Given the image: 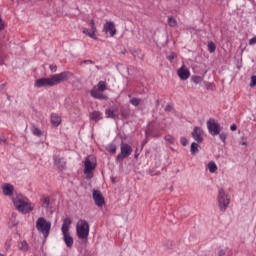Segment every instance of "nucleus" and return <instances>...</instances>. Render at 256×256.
<instances>
[{"mask_svg":"<svg viewBox=\"0 0 256 256\" xmlns=\"http://www.w3.org/2000/svg\"><path fill=\"white\" fill-rule=\"evenodd\" d=\"M90 95L94 99H99L100 101H107V95L99 93L95 87L90 91Z\"/></svg>","mask_w":256,"mask_h":256,"instance_id":"2eb2a0df","label":"nucleus"},{"mask_svg":"<svg viewBox=\"0 0 256 256\" xmlns=\"http://www.w3.org/2000/svg\"><path fill=\"white\" fill-rule=\"evenodd\" d=\"M2 191L6 197H11L13 195V191H15V187L12 184L7 183L2 187Z\"/></svg>","mask_w":256,"mask_h":256,"instance_id":"f3484780","label":"nucleus"},{"mask_svg":"<svg viewBox=\"0 0 256 256\" xmlns=\"http://www.w3.org/2000/svg\"><path fill=\"white\" fill-rule=\"evenodd\" d=\"M92 196L97 207H103L105 205V197H103V194L99 190H93Z\"/></svg>","mask_w":256,"mask_h":256,"instance_id":"1a4fd4ad","label":"nucleus"},{"mask_svg":"<svg viewBox=\"0 0 256 256\" xmlns=\"http://www.w3.org/2000/svg\"><path fill=\"white\" fill-rule=\"evenodd\" d=\"M82 33H84V35H88V37H90L91 39H95L97 40V35L96 34H93L91 31H89V29L87 28H84L82 30Z\"/></svg>","mask_w":256,"mask_h":256,"instance_id":"bb28decb","label":"nucleus"},{"mask_svg":"<svg viewBox=\"0 0 256 256\" xmlns=\"http://www.w3.org/2000/svg\"><path fill=\"white\" fill-rule=\"evenodd\" d=\"M133 153V148L128 143L122 142L120 153L116 156V163H123V159H127Z\"/></svg>","mask_w":256,"mask_h":256,"instance_id":"39448f33","label":"nucleus"},{"mask_svg":"<svg viewBox=\"0 0 256 256\" xmlns=\"http://www.w3.org/2000/svg\"><path fill=\"white\" fill-rule=\"evenodd\" d=\"M165 141H168L171 145L175 144V137H173L171 134H168L164 137Z\"/></svg>","mask_w":256,"mask_h":256,"instance_id":"473e14b6","label":"nucleus"},{"mask_svg":"<svg viewBox=\"0 0 256 256\" xmlns=\"http://www.w3.org/2000/svg\"><path fill=\"white\" fill-rule=\"evenodd\" d=\"M76 235L78 239H87L89 237V222L80 220L76 225Z\"/></svg>","mask_w":256,"mask_h":256,"instance_id":"20e7f679","label":"nucleus"},{"mask_svg":"<svg viewBox=\"0 0 256 256\" xmlns=\"http://www.w3.org/2000/svg\"><path fill=\"white\" fill-rule=\"evenodd\" d=\"M106 151H108V153H112V155H115V153H117V145L114 143L108 144L106 146Z\"/></svg>","mask_w":256,"mask_h":256,"instance_id":"b1692460","label":"nucleus"},{"mask_svg":"<svg viewBox=\"0 0 256 256\" xmlns=\"http://www.w3.org/2000/svg\"><path fill=\"white\" fill-rule=\"evenodd\" d=\"M218 207L222 213H225L226 209H229V204L231 203V199L229 198V195L225 193V189L220 188L218 190Z\"/></svg>","mask_w":256,"mask_h":256,"instance_id":"f03ea898","label":"nucleus"},{"mask_svg":"<svg viewBox=\"0 0 256 256\" xmlns=\"http://www.w3.org/2000/svg\"><path fill=\"white\" fill-rule=\"evenodd\" d=\"M145 137H161V132L155 127V122H150L145 130Z\"/></svg>","mask_w":256,"mask_h":256,"instance_id":"6e6552de","label":"nucleus"},{"mask_svg":"<svg viewBox=\"0 0 256 256\" xmlns=\"http://www.w3.org/2000/svg\"><path fill=\"white\" fill-rule=\"evenodd\" d=\"M90 33H93V35H95L97 33V27L95 26H91V31Z\"/></svg>","mask_w":256,"mask_h":256,"instance_id":"c03bdc74","label":"nucleus"},{"mask_svg":"<svg viewBox=\"0 0 256 256\" xmlns=\"http://www.w3.org/2000/svg\"><path fill=\"white\" fill-rule=\"evenodd\" d=\"M209 53H215V49H217V46L215 45V42L211 41L207 45Z\"/></svg>","mask_w":256,"mask_h":256,"instance_id":"c756f323","label":"nucleus"},{"mask_svg":"<svg viewBox=\"0 0 256 256\" xmlns=\"http://www.w3.org/2000/svg\"><path fill=\"white\" fill-rule=\"evenodd\" d=\"M192 137L197 143H203V136H201V128L195 127L192 131Z\"/></svg>","mask_w":256,"mask_h":256,"instance_id":"dca6fc26","label":"nucleus"},{"mask_svg":"<svg viewBox=\"0 0 256 256\" xmlns=\"http://www.w3.org/2000/svg\"><path fill=\"white\" fill-rule=\"evenodd\" d=\"M191 155H195V153H199V144L198 142H193L190 146Z\"/></svg>","mask_w":256,"mask_h":256,"instance_id":"393cba45","label":"nucleus"},{"mask_svg":"<svg viewBox=\"0 0 256 256\" xmlns=\"http://www.w3.org/2000/svg\"><path fill=\"white\" fill-rule=\"evenodd\" d=\"M166 59H168V61H169L170 63H173V60H174V59H177V53L171 52L170 55H168V56L166 57Z\"/></svg>","mask_w":256,"mask_h":256,"instance_id":"f704fd0d","label":"nucleus"},{"mask_svg":"<svg viewBox=\"0 0 256 256\" xmlns=\"http://www.w3.org/2000/svg\"><path fill=\"white\" fill-rule=\"evenodd\" d=\"M5 247H6V249H9V247H11V244L6 242Z\"/></svg>","mask_w":256,"mask_h":256,"instance_id":"8fccbe9b","label":"nucleus"},{"mask_svg":"<svg viewBox=\"0 0 256 256\" xmlns=\"http://www.w3.org/2000/svg\"><path fill=\"white\" fill-rule=\"evenodd\" d=\"M53 161L57 169H59L60 171H65V168L67 167V162L65 161V158L60 156H53Z\"/></svg>","mask_w":256,"mask_h":256,"instance_id":"9d476101","label":"nucleus"},{"mask_svg":"<svg viewBox=\"0 0 256 256\" xmlns=\"http://www.w3.org/2000/svg\"><path fill=\"white\" fill-rule=\"evenodd\" d=\"M250 87H256V76H251Z\"/></svg>","mask_w":256,"mask_h":256,"instance_id":"4c0bfd02","label":"nucleus"},{"mask_svg":"<svg viewBox=\"0 0 256 256\" xmlns=\"http://www.w3.org/2000/svg\"><path fill=\"white\" fill-rule=\"evenodd\" d=\"M103 31H105V33H110V37H115V35H117V29L115 28V23L113 22H106L103 25Z\"/></svg>","mask_w":256,"mask_h":256,"instance_id":"9b49d317","label":"nucleus"},{"mask_svg":"<svg viewBox=\"0 0 256 256\" xmlns=\"http://www.w3.org/2000/svg\"><path fill=\"white\" fill-rule=\"evenodd\" d=\"M137 157H138V156H137V155H135V159H137Z\"/></svg>","mask_w":256,"mask_h":256,"instance_id":"4d7b16f0","label":"nucleus"},{"mask_svg":"<svg viewBox=\"0 0 256 256\" xmlns=\"http://www.w3.org/2000/svg\"><path fill=\"white\" fill-rule=\"evenodd\" d=\"M32 133L36 137H41V135H43V132L41 131V129H39L37 127H32Z\"/></svg>","mask_w":256,"mask_h":256,"instance_id":"2f4dec72","label":"nucleus"},{"mask_svg":"<svg viewBox=\"0 0 256 256\" xmlns=\"http://www.w3.org/2000/svg\"><path fill=\"white\" fill-rule=\"evenodd\" d=\"M0 256H4L2 253H0Z\"/></svg>","mask_w":256,"mask_h":256,"instance_id":"13d9d810","label":"nucleus"},{"mask_svg":"<svg viewBox=\"0 0 256 256\" xmlns=\"http://www.w3.org/2000/svg\"><path fill=\"white\" fill-rule=\"evenodd\" d=\"M208 169L210 173H215V171H217V164L214 161L209 162Z\"/></svg>","mask_w":256,"mask_h":256,"instance_id":"cd10ccee","label":"nucleus"},{"mask_svg":"<svg viewBox=\"0 0 256 256\" xmlns=\"http://www.w3.org/2000/svg\"><path fill=\"white\" fill-rule=\"evenodd\" d=\"M149 175H151L153 177L154 175H159V173H155V171L150 170L149 171Z\"/></svg>","mask_w":256,"mask_h":256,"instance_id":"49530a36","label":"nucleus"},{"mask_svg":"<svg viewBox=\"0 0 256 256\" xmlns=\"http://www.w3.org/2000/svg\"><path fill=\"white\" fill-rule=\"evenodd\" d=\"M3 143L4 145H8L7 138L0 137V144Z\"/></svg>","mask_w":256,"mask_h":256,"instance_id":"79ce46f5","label":"nucleus"},{"mask_svg":"<svg viewBox=\"0 0 256 256\" xmlns=\"http://www.w3.org/2000/svg\"><path fill=\"white\" fill-rule=\"evenodd\" d=\"M5 29V22H3V18L0 15V31H3Z\"/></svg>","mask_w":256,"mask_h":256,"instance_id":"58836bf2","label":"nucleus"},{"mask_svg":"<svg viewBox=\"0 0 256 256\" xmlns=\"http://www.w3.org/2000/svg\"><path fill=\"white\" fill-rule=\"evenodd\" d=\"M89 119L90 121H95V123H97V121H101V119H103V113L95 110L89 114Z\"/></svg>","mask_w":256,"mask_h":256,"instance_id":"a211bd4d","label":"nucleus"},{"mask_svg":"<svg viewBox=\"0 0 256 256\" xmlns=\"http://www.w3.org/2000/svg\"><path fill=\"white\" fill-rule=\"evenodd\" d=\"M71 223H72L71 218H69V217L64 218L63 224H62V227H61V232L62 233H69Z\"/></svg>","mask_w":256,"mask_h":256,"instance_id":"6ab92c4d","label":"nucleus"},{"mask_svg":"<svg viewBox=\"0 0 256 256\" xmlns=\"http://www.w3.org/2000/svg\"><path fill=\"white\" fill-rule=\"evenodd\" d=\"M96 164L93 163L89 157H87L84 161V173L85 175H89L91 171L95 170Z\"/></svg>","mask_w":256,"mask_h":256,"instance_id":"f8f14e48","label":"nucleus"},{"mask_svg":"<svg viewBox=\"0 0 256 256\" xmlns=\"http://www.w3.org/2000/svg\"><path fill=\"white\" fill-rule=\"evenodd\" d=\"M90 25H91V27H95V20L92 19V20L90 21Z\"/></svg>","mask_w":256,"mask_h":256,"instance_id":"de8ad7c7","label":"nucleus"},{"mask_svg":"<svg viewBox=\"0 0 256 256\" xmlns=\"http://www.w3.org/2000/svg\"><path fill=\"white\" fill-rule=\"evenodd\" d=\"M51 123L53 127H59L61 125V116H58L55 113H52L50 116Z\"/></svg>","mask_w":256,"mask_h":256,"instance_id":"aec40b11","label":"nucleus"},{"mask_svg":"<svg viewBox=\"0 0 256 256\" xmlns=\"http://www.w3.org/2000/svg\"><path fill=\"white\" fill-rule=\"evenodd\" d=\"M62 235H63V241H64L66 247H68V249H72L73 243H75V241L73 240L71 233L63 232Z\"/></svg>","mask_w":256,"mask_h":256,"instance_id":"ddd939ff","label":"nucleus"},{"mask_svg":"<svg viewBox=\"0 0 256 256\" xmlns=\"http://www.w3.org/2000/svg\"><path fill=\"white\" fill-rule=\"evenodd\" d=\"M14 206L20 213H23L24 215H27V213H31L33 211V207L31 206V203L25 202L22 199H16L13 201Z\"/></svg>","mask_w":256,"mask_h":256,"instance_id":"423d86ee","label":"nucleus"},{"mask_svg":"<svg viewBox=\"0 0 256 256\" xmlns=\"http://www.w3.org/2000/svg\"><path fill=\"white\" fill-rule=\"evenodd\" d=\"M36 229L39 233H42L45 239H47V237H49V232L51 231V222L47 221L44 217H39L36 221Z\"/></svg>","mask_w":256,"mask_h":256,"instance_id":"7ed1b4c3","label":"nucleus"},{"mask_svg":"<svg viewBox=\"0 0 256 256\" xmlns=\"http://www.w3.org/2000/svg\"><path fill=\"white\" fill-rule=\"evenodd\" d=\"M49 68H50V71H52V73L57 72V66L56 65H50Z\"/></svg>","mask_w":256,"mask_h":256,"instance_id":"ea45409f","label":"nucleus"},{"mask_svg":"<svg viewBox=\"0 0 256 256\" xmlns=\"http://www.w3.org/2000/svg\"><path fill=\"white\" fill-rule=\"evenodd\" d=\"M98 91H106L107 90V82L105 81H99L97 84Z\"/></svg>","mask_w":256,"mask_h":256,"instance_id":"a878e982","label":"nucleus"},{"mask_svg":"<svg viewBox=\"0 0 256 256\" xmlns=\"http://www.w3.org/2000/svg\"><path fill=\"white\" fill-rule=\"evenodd\" d=\"M83 63L86 65H95V62L93 60H84Z\"/></svg>","mask_w":256,"mask_h":256,"instance_id":"a19ab883","label":"nucleus"},{"mask_svg":"<svg viewBox=\"0 0 256 256\" xmlns=\"http://www.w3.org/2000/svg\"><path fill=\"white\" fill-rule=\"evenodd\" d=\"M120 53H121V55H125V51H121Z\"/></svg>","mask_w":256,"mask_h":256,"instance_id":"5fc2aeb1","label":"nucleus"},{"mask_svg":"<svg viewBox=\"0 0 256 256\" xmlns=\"http://www.w3.org/2000/svg\"><path fill=\"white\" fill-rule=\"evenodd\" d=\"M3 59L0 58V65H4Z\"/></svg>","mask_w":256,"mask_h":256,"instance_id":"603ef678","label":"nucleus"},{"mask_svg":"<svg viewBox=\"0 0 256 256\" xmlns=\"http://www.w3.org/2000/svg\"><path fill=\"white\" fill-rule=\"evenodd\" d=\"M180 143L183 145V147H187V145H189V140H187L185 137H181Z\"/></svg>","mask_w":256,"mask_h":256,"instance_id":"e433bc0d","label":"nucleus"},{"mask_svg":"<svg viewBox=\"0 0 256 256\" xmlns=\"http://www.w3.org/2000/svg\"><path fill=\"white\" fill-rule=\"evenodd\" d=\"M165 111H171V106L167 105L166 108H165Z\"/></svg>","mask_w":256,"mask_h":256,"instance_id":"09e8293b","label":"nucleus"},{"mask_svg":"<svg viewBox=\"0 0 256 256\" xmlns=\"http://www.w3.org/2000/svg\"><path fill=\"white\" fill-rule=\"evenodd\" d=\"M249 45H256V37H253L249 40Z\"/></svg>","mask_w":256,"mask_h":256,"instance_id":"37998d69","label":"nucleus"},{"mask_svg":"<svg viewBox=\"0 0 256 256\" xmlns=\"http://www.w3.org/2000/svg\"><path fill=\"white\" fill-rule=\"evenodd\" d=\"M107 119H117L119 114H115V110L113 109H106L105 111Z\"/></svg>","mask_w":256,"mask_h":256,"instance_id":"5701e85b","label":"nucleus"},{"mask_svg":"<svg viewBox=\"0 0 256 256\" xmlns=\"http://www.w3.org/2000/svg\"><path fill=\"white\" fill-rule=\"evenodd\" d=\"M40 201H41L43 207H45L46 209H48L49 205H51V198L45 194H42L40 196Z\"/></svg>","mask_w":256,"mask_h":256,"instance_id":"412c9836","label":"nucleus"},{"mask_svg":"<svg viewBox=\"0 0 256 256\" xmlns=\"http://www.w3.org/2000/svg\"><path fill=\"white\" fill-rule=\"evenodd\" d=\"M8 101H11V96H7Z\"/></svg>","mask_w":256,"mask_h":256,"instance_id":"864d4df0","label":"nucleus"},{"mask_svg":"<svg viewBox=\"0 0 256 256\" xmlns=\"http://www.w3.org/2000/svg\"><path fill=\"white\" fill-rule=\"evenodd\" d=\"M242 145H247V142H242Z\"/></svg>","mask_w":256,"mask_h":256,"instance_id":"6e6d98bb","label":"nucleus"},{"mask_svg":"<svg viewBox=\"0 0 256 256\" xmlns=\"http://www.w3.org/2000/svg\"><path fill=\"white\" fill-rule=\"evenodd\" d=\"M168 25L169 27H177V19H175L173 16H169Z\"/></svg>","mask_w":256,"mask_h":256,"instance_id":"c85d7f7f","label":"nucleus"},{"mask_svg":"<svg viewBox=\"0 0 256 256\" xmlns=\"http://www.w3.org/2000/svg\"><path fill=\"white\" fill-rule=\"evenodd\" d=\"M130 103H131V105H133L134 107H139V105H141V99L133 97V98L130 100Z\"/></svg>","mask_w":256,"mask_h":256,"instance_id":"7c9ffc66","label":"nucleus"},{"mask_svg":"<svg viewBox=\"0 0 256 256\" xmlns=\"http://www.w3.org/2000/svg\"><path fill=\"white\" fill-rule=\"evenodd\" d=\"M147 139H149V137H146V139L143 141V145L147 144Z\"/></svg>","mask_w":256,"mask_h":256,"instance_id":"3c124183","label":"nucleus"},{"mask_svg":"<svg viewBox=\"0 0 256 256\" xmlns=\"http://www.w3.org/2000/svg\"><path fill=\"white\" fill-rule=\"evenodd\" d=\"M219 139L220 141H222V143H225V141H227V133L226 132H220L219 134Z\"/></svg>","mask_w":256,"mask_h":256,"instance_id":"c9c22d12","label":"nucleus"},{"mask_svg":"<svg viewBox=\"0 0 256 256\" xmlns=\"http://www.w3.org/2000/svg\"><path fill=\"white\" fill-rule=\"evenodd\" d=\"M207 129L208 133L212 135V137H217L221 133V124L215 121V119L210 118L207 121Z\"/></svg>","mask_w":256,"mask_h":256,"instance_id":"0eeeda50","label":"nucleus"},{"mask_svg":"<svg viewBox=\"0 0 256 256\" xmlns=\"http://www.w3.org/2000/svg\"><path fill=\"white\" fill-rule=\"evenodd\" d=\"M192 81L195 83V85H199L203 81V77L201 76H192Z\"/></svg>","mask_w":256,"mask_h":256,"instance_id":"72a5a7b5","label":"nucleus"},{"mask_svg":"<svg viewBox=\"0 0 256 256\" xmlns=\"http://www.w3.org/2000/svg\"><path fill=\"white\" fill-rule=\"evenodd\" d=\"M230 129H231L232 131H237V125L232 124V125L230 126Z\"/></svg>","mask_w":256,"mask_h":256,"instance_id":"a18cd8bd","label":"nucleus"},{"mask_svg":"<svg viewBox=\"0 0 256 256\" xmlns=\"http://www.w3.org/2000/svg\"><path fill=\"white\" fill-rule=\"evenodd\" d=\"M177 73H178V77L182 81H185V80L189 79V77H191V72L183 66L180 69H178Z\"/></svg>","mask_w":256,"mask_h":256,"instance_id":"4468645a","label":"nucleus"},{"mask_svg":"<svg viewBox=\"0 0 256 256\" xmlns=\"http://www.w3.org/2000/svg\"><path fill=\"white\" fill-rule=\"evenodd\" d=\"M18 248L23 253H27L29 251V244L27 243V240H23L18 244Z\"/></svg>","mask_w":256,"mask_h":256,"instance_id":"4be33fe9","label":"nucleus"},{"mask_svg":"<svg viewBox=\"0 0 256 256\" xmlns=\"http://www.w3.org/2000/svg\"><path fill=\"white\" fill-rule=\"evenodd\" d=\"M69 75H71V72L64 71L59 74H54L49 78H39L35 81V87L38 89H41V87H55V85H59V83L69 81Z\"/></svg>","mask_w":256,"mask_h":256,"instance_id":"f257e3e1","label":"nucleus"}]
</instances>
